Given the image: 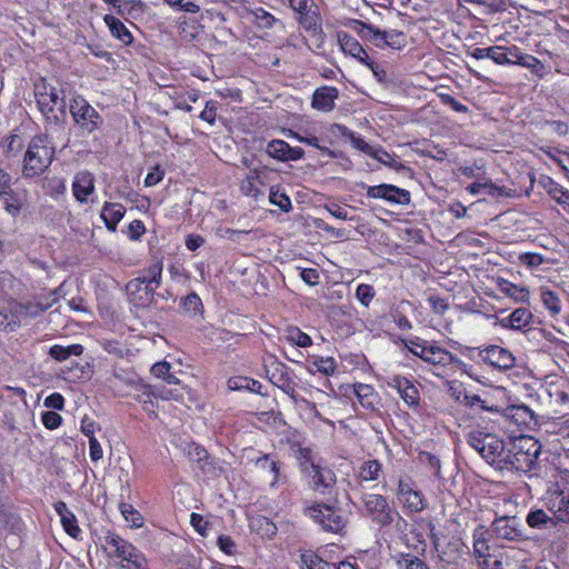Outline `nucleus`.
<instances>
[{"instance_id": "f257e3e1", "label": "nucleus", "mask_w": 569, "mask_h": 569, "mask_svg": "<svg viewBox=\"0 0 569 569\" xmlns=\"http://www.w3.org/2000/svg\"><path fill=\"white\" fill-rule=\"evenodd\" d=\"M465 438L467 443L478 452L487 463L497 470L503 471L510 440L507 441L492 432L483 430L479 426L470 427L466 431Z\"/></svg>"}, {"instance_id": "f03ea898", "label": "nucleus", "mask_w": 569, "mask_h": 569, "mask_svg": "<svg viewBox=\"0 0 569 569\" xmlns=\"http://www.w3.org/2000/svg\"><path fill=\"white\" fill-rule=\"evenodd\" d=\"M541 445L532 437L521 436L509 442V452L503 470L528 473L538 466Z\"/></svg>"}, {"instance_id": "7ed1b4c3", "label": "nucleus", "mask_w": 569, "mask_h": 569, "mask_svg": "<svg viewBox=\"0 0 569 569\" xmlns=\"http://www.w3.org/2000/svg\"><path fill=\"white\" fill-rule=\"evenodd\" d=\"M54 153L56 148L46 136L33 137L23 156L22 176L28 179L40 177L51 166Z\"/></svg>"}, {"instance_id": "20e7f679", "label": "nucleus", "mask_w": 569, "mask_h": 569, "mask_svg": "<svg viewBox=\"0 0 569 569\" xmlns=\"http://www.w3.org/2000/svg\"><path fill=\"white\" fill-rule=\"evenodd\" d=\"M406 346L411 353L436 368H447L457 361L450 351L435 341L415 338L408 340Z\"/></svg>"}, {"instance_id": "39448f33", "label": "nucleus", "mask_w": 569, "mask_h": 569, "mask_svg": "<svg viewBox=\"0 0 569 569\" xmlns=\"http://www.w3.org/2000/svg\"><path fill=\"white\" fill-rule=\"evenodd\" d=\"M34 97L40 112L48 120L58 121V117L54 114L56 109L64 113L67 103L62 89L41 80L34 86Z\"/></svg>"}, {"instance_id": "423d86ee", "label": "nucleus", "mask_w": 569, "mask_h": 569, "mask_svg": "<svg viewBox=\"0 0 569 569\" xmlns=\"http://www.w3.org/2000/svg\"><path fill=\"white\" fill-rule=\"evenodd\" d=\"M69 111L74 123L89 133L102 124L99 112L82 96H76L70 100Z\"/></svg>"}, {"instance_id": "0eeeda50", "label": "nucleus", "mask_w": 569, "mask_h": 569, "mask_svg": "<svg viewBox=\"0 0 569 569\" xmlns=\"http://www.w3.org/2000/svg\"><path fill=\"white\" fill-rule=\"evenodd\" d=\"M490 536L497 541L519 542L528 537L521 520L516 516H500L490 525Z\"/></svg>"}, {"instance_id": "6e6552de", "label": "nucleus", "mask_w": 569, "mask_h": 569, "mask_svg": "<svg viewBox=\"0 0 569 569\" xmlns=\"http://www.w3.org/2000/svg\"><path fill=\"white\" fill-rule=\"evenodd\" d=\"M302 472L309 478V485L312 490L326 493L336 485V475L328 468L315 463L305 457L300 462Z\"/></svg>"}, {"instance_id": "1a4fd4ad", "label": "nucleus", "mask_w": 569, "mask_h": 569, "mask_svg": "<svg viewBox=\"0 0 569 569\" xmlns=\"http://www.w3.org/2000/svg\"><path fill=\"white\" fill-rule=\"evenodd\" d=\"M306 515L329 532L339 533L346 526L342 512L329 505L311 506L306 510Z\"/></svg>"}, {"instance_id": "9d476101", "label": "nucleus", "mask_w": 569, "mask_h": 569, "mask_svg": "<svg viewBox=\"0 0 569 569\" xmlns=\"http://www.w3.org/2000/svg\"><path fill=\"white\" fill-rule=\"evenodd\" d=\"M543 506L553 515L557 522L569 523V486H551L545 495Z\"/></svg>"}, {"instance_id": "9b49d317", "label": "nucleus", "mask_w": 569, "mask_h": 569, "mask_svg": "<svg viewBox=\"0 0 569 569\" xmlns=\"http://www.w3.org/2000/svg\"><path fill=\"white\" fill-rule=\"evenodd\" d=\"M366 515L380 526H388L393 521V512L381 495L367 493L362 497Z\"/></svg>"}, {"instance_id": "f8f14e48", "label": "nucleus", "mask_w": 569, "mask_h": 569, "mask_svg": "<svg viewBox=\"0 0 569 569\" xmlns=\"http://www.w3.org/2000/svg\"><path fill=\"white\" fill-rule=\"evenodd\" d=\"M397 497L406 512L418 513L427 507L423 493L410 480H399Z\"/></svg>"}, {"instance_id": "ddd939ff", "label": "nucleus", "mask_w": 569, "mask_h": 569, "mask_svg": "<svg viewBox=\"0 0 569 569\" xmlns=\"http://www.w3.org/2000/svg\"><path fill=\"white\" fill-rule=\"evenodd\" d=\"M108 543L114 548L116 556L127 562L128 569H146L144 556L130 542L119 536L108 538Z\"/></svg>"}, {"instance_id": "4468645a", "label": "nucleus", "mask_w": 569, "mask_h": 569, "mask_svg": "<svg viewBox=\"0 0 569 569\" xmlns=\"http://www.w3.org/2000/svg\"><path fill=\"white\" fill-rule=\"evenodd\" d=\"M366 194L370 199H381L393 206H408L411 201L408 190L389 183L368 186Z\"/></svg>"}, {"instance_id": "2eb2a0df", "label": "nucleus", "mask_w": 569, "mask_h": 569, "mask_svg": "<svg viewBox=\"0 0 569 569\" xmlns=\"http://www.w3.org/2000/svg\"><path fill=\"white\" fill-rule=\"evenodd\" d=\"M500 417L513 423L519 430H533L538 426V419L535 412L526 405L507 407Z\"/></svg>"}, {"instance_id": "dca6fc26", "label": "nucleus", "mask_w": 569, "mask_h": 569, "mask_svg": "<svg viewBox=\"0 0 569 569\" xmlns=\"http://www.w3.org/2000/svg\"><path fill=\"white\" fill-rule=\"evenodd\" d=\"M478 356L485 363L503 371L511 369L516 363V358L508 349L496 345L480 349Z\"/></svg>"}, {"instance_id": "f3484780", "label": "nucleus", "mask_w": 569, "mask_h": 569, "mask_svg": "<svg viewBox=\"0 0 569 569\" xmlns=\"http://www.w3.org/2000/svg\"><path fill=\"white\" fill-rule=\"evenodd\" d=\"M386 385L395 389L399 397L409 407L418 408L420 403V392L416 385L408 378L400 375H392L387 378Z\"/></svg>"}, {"instance_id": "a211bd4d", "label": "nucleus", "mask_w": 569, "mask_h": 569, "mask_svg": "<svg viewBox=\"0 0 569 569\" xmlns=\"http://www.w3.org/2000/svg\"><path fill=\"white\" fill-rule=\"evenodd\" d=\"M127 293L130 301L137 307L147 306L153 298L154 287L148 284L143 279L136 278L130 280L127 286Z\"/></svg>"}, {"instance_id": "6ab92c4d", "label": "nucleus", "mask_w": 569, "mask_h": 569, "mask_svg": "<svg viewBox=\"0 0 569 569\" xmlns=\"http://www.w3.org/2000/svg\"><path fill=\"white\" fill-rule=\"evenodd\" d=\"M94 177L89 171H80L72 180V193L77 201L87 203L88 198L94 192Z\"/></svg>"}, {"instance_id": "aec40b11", "label": "nucleus", "mask_w": 569, "mask_h": 569, "mask_svg": "<svg viewBox=\"0 0 569 569\" xmlns=\"http://www.w3.org/2000/svg\"><path fill=\"white\" fill-rule=\"evenodd\" d=\"M266 152L273 159L281 161H296L303 157L301 148H292L283 140H272L268 143Z\"/></svg>"}, {"instance_id": "412c9836", "label": "nucleus", "mask_w": 569, "mask_h": 569, "mask_svg": "<svg viewBox=\"0 0 569 569\" xmlns=\"http://www.w3.org/2000/svg\"><path fill=\"white\" fill-rule=\"evenodd\" d=\"M469 54L481 60L485 58L491 59L495 63L500 66H511L512 59L510 58L509 47L493 46L489 48H475Z\"/></svg>"}, {"instance_id": "4be33fe9", "label": "nucleus", "mask_w": 569, "mask_h": 569, "mask_svg": "<svg viewBox=\"0 0 569 569\" xmlns=\"http://www.w3.org/2000/svg\"><path fill=\"white\" fill-rule=\"evenodd\" d=\"M510 58L512 59L511 64H518L529 69L533 74L542 78L546 74V68L543 63L536 57L527 53H521L517 46L509 47Z\"/></svg>"}, {"instance_id": "5701e85b", "label": "nucleus", "mask_w": 569, "mask_h": 569, "mask_svg": "<svg viewBox=\"0 0 569 569\" xmlns=\"http://www.w3.org/2000/svg\"><path fill=\"white\" fill-rule=\"evenodd\" d=\"M54 511L60 517V522L63 530L73 539L80 538L82 531L78 526V520L74 513L68 508L66 502L57 501L53 505Z\"/></svg>"}, {"instance_id": "b1692460", "label": "nucleus", "mask_w": 569, "mask_h": 569, "mask_svg": "<svg viewBox=\"0 0 569 569\" xmlns=\"http://www.w3.org/2000/svg\"><path fill=\"white\" fill-rule=\"evenodd\" d=\"M338 96L339 91L335 87L318 88L312 94L311 106L318 111L329 112L335 108Z\"/></svg>"}, {"instance_id": "393cba45", "label": "nucleus", "mask_w": 569, "mask_h": 569, "mask_svg": "<svg viewBox=\"0 0 569 569\" xmlns=\"http://www.w3.org/2000/svg\"><path fill=\"white\" fill-rule=\"evenodd\" d=\"M270 380L291 399L297 400L298 395L296 392V382L292 379L291 372L284 365H280L276 368Z\"/></svg>"}, {"instance_id": "a878e982", "label": "nucleus", "mask_w": 569, "mask_h": 569, "mask_svg": "<svg viewBox=\"0 0 569 569\" xmlns=\"http://www.w3.org/2000/svg\"><path fill=\"white\" fill-rule=\"evenodd\" d=\"M126 213V208L121 203L104 202L100 212V218L103 220L106 228L114 232L118 223L122 220Z\"/></svg>"}, {"instance_id": "bb28decb", "label": "nucleus", "mask_w": 569, "mask_h": 569, "mask_svg": "<svg viewBox=\"0 0 569 569\" xmlns=\"http://www.w3.org/2000/svg\"><path fill=\"white\" fill-rule=\"evenodd\" d=\"M526 522L530 528L538 530L550 529L558 523L553 515L550 516L542 508H532L526 517Z\"/></svg>"}, {"instance_id": "cd10ccee", "label": "nucleus", "mask_w": 569, "mask_h": 569, "mask_svg": "<svg viewBox=\"0 0 569 569\" xmlns=\"http://www.w3.org/2000/svg\"><path fill=\"white\" fill-rule=\"evenodd\" d=\"M151 397L162 400H177L181 393L177 389H167L160 386H142V392L137 397L140 402H151Z\"/></svg>"}, {"instance_id": "c85d7f7f", "label": "nucleus", "mask_w": 569, "mask_h": 569, "mask_svg": "<svg viewBox=\"0 0 569 569\" xmlns=\"http://www.w3.org/2000/svg\"><path fill=\"white\" fill-rule=\"evenodd\" d=\"M490 530L485 526H477L472 533L473 553L479 559H486L490 556L489 536Z\"/></svg>"}, {"instance_id": "c756f323", "label": "nucleus", "mask_w": 569, "mask_h": 569, "mask_svg": "<svg viewBox=\"0 0 569 569\" xmlns=\"http://www.w3.org/2000/svg\"><path fill=\"white\" fill-rule=\"evenodd\" d=\"M532 319V313L526 308H518L511 315L500 320V325L507 329L522 330Z\"/></svg>"}, {"instance_id": "7c9ffc66", "label": "nucleus", "mask_w": 569, "mask_h": 569, "mask_svg": "<svg viewBox=\"0 0 569 569\" xmlns=\"http://www.w3.org/2000/svg\"><path fill=\"white\" fill-rule=\"evenodd\" d=\"M262 187L263 182L260 179V174L258 170L253 169L241 181L240 190L242 194L257 199L263 194Z\"/></svg>"}, {"instance_id": "2f4dec72", "label": "nucleus", "mask_w": 569, "mask_h": 569, "mask_svg": "<svg viewBox=\"0 0 569 569\" xmlns=\"http://www.w3.org/2000/svg\"><path fill=\"white\" fill-rule=\"evenodd\" d=\"M305 369L310 375L320 372L325 376H331L336 372L337 363L331 357L315 356L312 360L305 366Z\"/></svg>"}, {"instance_id": "473e14b6", "label": "nucleus", "mask_w": 569, "mask_h": 569, "mask_svg": "<svg viewBox=\"0 0 569 569\" xmlns=\"http://www.w3.org/2000/svg\"><path fill=\"white\" fill-rule=\"evenodd\" d=\"M353 392L363 408L370 410L376 408L378 403V393L372 386L360 382L355 383Z\"/></svg>"}, {"instance_id": "72a5a7b5", "label": "nucleus", "mask_w": 569, "mask_h": 569, "mask_svg": "<svg viewBox=\"0 0 569 569\" xmlns=\"http://www.w3.org/2000/svg\"><path fill=\"white\" fill-rule=\"evenodd\" d=\"M256 466L272 475L271 486L283 483L286 481V477L282 476L279 467V462L271 459L270 455H262L256 460Z\"/></svg>"}, {"instance_id": "f704fd0d", "label": "nucleus", "mask_w": 569, "mask_h": 569, "mask_svg": "<svg viewBox=\"0 0 569 569\" xmlns=\"http://www.w3.org/2000/svg\"><path fill=\"white\" fill-rule=\"evenodd\" d=\"M104 22L108 26L112 37L120 40L123 44H130L133 41V37L128 28L114 16L106 14Z\"/></svg>"}, {"instance_id": "c9c22d12", "label": "nucleus", "mask_w": 569, "mask_h": 569, "mask_svg": "<svg viewBox=\"0 0 569 569\" xmlns=\"http://www.w3.org/2000/svg\"><path fill=\"white\" fill-rule=\"evenodd\" d=\"M348 134H349V129L347 127H345L342 124H338V123H332V124L321 126L318 138H320V144L321 143L333 144L340 138L347 139Z\"/></svg>"}, {"instance_id": "e433bc0d", "label": "nucleus", "mask_w": 569, "mask_h": 569, "mask_svg": "<svg viewBox=\"0 0 569 569\" xmlns=\"http://www.w3.org/2000/svg\"><path fill=\"white\" fill-rule=\"evenodd\" d=\"M498 289L516 302H523L528 299L529 291L525 287H519L507 279L498 278Z\"/></svg>"}, {"instance_id": "4c0bfd02", "label": "nucleus", "mask_w": 569, "mask_h": 569, "mask_svg": "<svg viewBox=\"0 0 569 569\" xmlns=\"http://www.w3.org/2000/svg\"><path fill=\"white\" fill-rule=\"evenodd\" d=\"M82 352L83 347L78 343L66 347L61 345H53L49 350L50 357L59 362L66 361L71 356H80Z\"/></svg>"}, {"instance_id": "58836bf2", "label": "nucleus", "mask_w": 569, "mask_h": 569, "mask_svg": "<svg viewBox=\"0 0 569 569\" xmlns=\"http://www.w3.org/2000/svg\"><path fill=\"white\" fill-rule=\"evenodd\" d=\"M467 190L476 196V194H485V196H503L506 193L505 187H499L496 183L487 180L485 182H473L468 186Z\"/></svg>"}, {"instance_id": "ea45409f", "label": "nucleus", "mask_w": 569, "mask_h": 569, "mask_svg": "<svg viewBox=\"0 0 569 569\" xmlns=\"http://www.w3.org/2000/svg\"><path fill=\"white\" fill-rule=\"evenodd\" d=\"M250 528L257 531L262 538H272L277 533L276 525L270 519L262 516L251 518Z\"/></svg>"}, {"instance_id": "a19ab883", "label": "nucleus", "mask_w": 569, "mask_h": 569, "mask_svg": "<svg viewBox=\"0 0 569 569\" xmlns=\"http://www.w3.org/2000/svg\"><path fill=\"white\" fill-rule=\"evenodd\" d=\"M338 42L342 52L351 56L352 58L360 54V51L363 49L360 42L347 32L338 33Z\"/></svg>"}, {"instance_id": "79ce46f5", "label": "nucleus", "mask_w": 569, "mask_h": 569, "mask_svg": "<svg viewBox=\"0 0 569 569\" xmlns=\"http://www.w3.org/2000/svg\"><path fill=\"white\" fill-rule=\"evenodd\" d=\"M284 339L295 346L307 348L312 345V339L309 335L301 331L298 327H289L284 331Z\"/></svg>"}, {"instance_id": "37998d69", "label": "nucleus", "mask_w": 569, "mask_h": 569, "mask_svg": "<svg viewBox=\"0 0 569 569\" xmlns=\"http://www.w3.org/2000/svg\"><path fill=\"white\" fill-rule=\"evenodd\" d=\"M119 510L123 519L131 525L132 528L139 529L143 526V517L141 513L130 503L121 502Z\"/></svg>"}, {"instance_id": "c03bdc74", "label": "nucleus", "mask_w": 569, "mask_h": 569, "mask_svg": "<svg viewBox=\"0 0 569 569\" xmlns=\"http://www.w3.org/2000/svg\"><path fill=\"white\" fill-rule=\"evenodd\" d=\"M291 137L301 143H306L308 146H311V147L318 149L323 154H327L331 158H336L335 151H332L331 149H329L328 147H326L323 144H320V138H318L317 136H313L309 132H306V134L292 132Z\"/></svg>"}, {"instance_id": "a18cd8bd", "label": "nucleus", "mask_w": 569, "mask_h": 569, "mask_svg": "<svg viewBox=\"0 0 569 569\" xmlns=\"http://www.w3.org/2000/svg\"><path fill=\"white\" fill-rule=\"evenodd\" d=\"M541 302L549 311L550 316L555 317L561 312L562 303L559 296L551 290L541 291Z\"/></svg>"}, {"instance_id": "49530a36", "label": "nucleus", "mask_w": 569, "mask_h": 569, "mask_svg": "<svg viewBox=\"0 0 569 569\" xmlns=\"http://www.w3.org/2000/svg\"><path fill=\"white\" fill-rule=\"evenodd\" d=\"M300 569H331V565L323 561L311 551H305L300 556Z\"/></svg>"}, {"instance_id": "de8ad7c7", "label": "nucleus", "mask_w": 569, "mask_h": 569, "mask_svg": "<svg viewBox=\"0 0 569 569\" xmlns=\"http://www.w3.org/2000/svg\"><path fill=\"white\" fill-rule=\"evenodd\" d=\"M7 313L9 315V322L11 326V331H14L20 327L21 320L26 318L27 311L23 307V303L12 301L8 303Z\"/></svg>"}, {"instance_id": "09e8293b", "label": "nucleus", "mask_w": 569, "mask_h": 569, "mask_svg": "<svg viewBox=\"0 0 569 569\" xmlns=\"http://www.w3.org/2000/svg\"><path fill=\"white\" fill-rule=\"evenodd\" d=\"M467 3L483 8V12L495 14L507 10L508 0H465Z\"/></svg>"}, {"instance_id": "8fccbe9b", "label": "nucleus", "mask_w": 569, "mask_h": 569, "mask_svg": "<svg viewBox=\"0 0 569 569\" xmlns=\"http://www.w3.org/2000/svg\"><path fill=\"white\" fill-rule=\"evenodd\" d=\"M382 466L378 460H368L360 468L359 477L362 481L377 480L381 473Z\"/></svg>"}, {"instance_id": "3c124183", "label": "nucleus", "mask_w": 569, "mask_h": 569, "mask_svg": "<svg viewBox=\"0 0 569 569\" xmlns=\"http://www.w3.org/2000/svg\"><path fill=\"white\" fill-rule=\"evenodd\" d=\"M298 13V20L300 24L306 30H317L320 24V16L317 12L316 9H312V7H309L308 9L303 10L302 12Z\"/></svg>"}, {"instance_id": "603ef678", "label": "nucleus", "mask_w": 569, "mask_h": 569, "mask_svg": "<svg viewBox=\"0 0 569 569\" xmlns=\"http://www.w3.org/2000/svg\"><path fill=\"white\" fill-rule=\"evenodd\" d=\"M361 34L376 47L385 48L386 31L379 30L371 24L361 23Z\"/></svg>"}, {"instance_id": "864d4df0", "label": "nucleus", "mask_w": 569, "mask_h": 569, "mask_svg": "<svg viewBox=\"0 0 569 569\" xmlns=\"http://www.w3.org/2000/svg\"><path fill=\"white\" fill-rule=\"evenodd\" d=\"M181 308L188 316L196 317L202 313V301L197 293L192 292L181 300Z\"/></svg>"}, {"instance_id": "5fc2aeb1", "label": "nucleus", "mask_w": 569, "mask_h": 569, "mask_svg": "<svg viewBox=\"0 0 569 569\" xmlns=\"http://www.w3.org/2000/svg\"><path fill=\"white\" fill-rule=\"evenodd\" d=\"M397 565L400 569H430L425 561L410 553H400Z\"/></svg>"}, {"instance_id": "6e6d98bb", "label": "nucleus", "mask_w": 569, "mask_h": 569, "mask_svg": "<svg viewBox=\"0 0 569 569\" xmlns=\"http://www.w3.org/2000/svg\"><path fill=\"white\" fill-rule=\"evenodd\" d=\"M253 16V22L257 24L258 28L262 29H271L277 19L268 11H266L263 8H257L252 11Z\"/></svg>"}, {"instance_id": "4d7b16f0", "label": "nucleus", "mask_w": 569, "mask_h": 569, "mask_svg": "<svg viewBox=\"0 0 569 569\" xmlns=\"http://www.w3.org/2000/svg\"><path fill=\"white\" fill-rule=\"evenodd\" d=\"M460 402L471 409L479 408L485 411L498 412L497 408L488 407L486 405V401L483 399H481L480 396L475 395V393H465L463 398L460 400Z\"/></svg>"}, {"instance_id": "13d9d810", "label": "nucleus", "mask_w": 569, "mask_h": 569, "mask_svg": "<svg viewBox=\"0 0 569 569\" xmlns=\"http://www.w3.org/2000/svg\"><path fill=\"white\" fill-rule=\"evenodd\" d=\"M161 276H162V263L156 262L147 269L146 276L140 277V278L143 279L146 282H148V284H151L152 287H154V290H156L157 288L160 287Z\"/></svg>"}, {"instance_id": "bf43d9fd", "label": "nucleus", "mask_w": 569, "mask_h": 569, "mask_svg": "<svg viewBox=\"0 0 569 569\" xmlns=\"http://www.w3.org/2000/svg\"><path fill=\"white\" fill-rule=\"evenodd\" d=\"M567 426V420L551 419L542 423L538 422V428L548 435H557L562 438V431Z\"/></svg>"}, {"instance_id": "052dcab7", "label": "nucleus", "mask_w": 569, "mask_h": 569, "mask_svg": "<svg viewBox=\"0 0 569 569\" xmlns=\"http://www.w3.org/2000/svg\"><path fill=\"white\" fill-rule=\"evenodd\" d=\"M269 201L284 212L290 211L292 208L290 198L284 192H280L273 188L270 190Z\"/></svg>"}, {"instance_id": "680f3d73", "label": "nucleus", "mask_w": 569, "mask_h": 569, "mask_svg": "<svg viewBox=\"0 0 569 569\" xmlns=\"http://www.w3.org/2000/svg\"><path fill=\"white\" fill-rule=\"evenodd\" d=\"M57 302V298L51 299V302H28L23 303L26 308L27 315L26 318H34L40 313L44 312L49 308H51Z\"/></svg>"}, {"instance_id": "e2e57ef3", "label": "nucleus", "mask_w": 569, "mask_h": 569, "mask_svg": "<svg viewBox=\"0 0 569 569\" xmlns=\"http://www.w3.org/2000/svg\"><path fill=\"white\" fill-rule=\"evenodd\" d=\"M375 296V288L370 284L360 283L356 289V298L365 307H368L371 303Z\"/></svg>"}, {"instance_id": "0e129e2a", "label": "nucleus", "mask_w": 569, "mask_h": 569, "mask_svg": "<svg viewBox=\"0 0 569 569\" xmlns=\"http://www.w3.org/2000/svg\"><path fill=\"white\" fill-rule=\"evenodd\" d=\"M549 194L552 199L561 206L565 210L569 206V191L565 190L559 184H555L549 189Z\"/></svg>"}, {"instance_id": "69168bd1", "label": "nucleus", "mask_w": 569, "mask_h": 569, "mask_svg": "<svg viewBox=\"0 0 569 569\" xmlns=\"http://www.w3.org/2000/svg\"><path fill=\"white\" fill-rule=\"evenodd\" d=\"M373 159L378 160L379 162L386 164L389 168H397L398 161L395 158L393 154L389 153L386 150L382 149H375L372 150V153L370 154Z\"/></svg>"}, {"instance_id": "338daca9", "label": "nucleus", "mask_w": 569, "mask_h": 569, "mask_svg": "<svg viewBox=\"0 0 569 569\" xmlns=\"http://www.w3.org/2000/svg\"><path fill=\"white\" fill-rule=\"evenodd\" d=\"M438 97L445 106L450 107L456 112L467 113L469 111L467 106L462 104L447 92H439Z\"/></svg>"}, {"instance_id": "774afa93", "label": "nucleus", "mask_w": 569, "mask_h": 569, "mask_svg": "<svg viewBox=\"0 0 569 569\" xmlns=\"http://www.w3.org/2000/svg\"><path fill=\"white\" fill-rule=\"evenodd\" d=\"M405 46V36L402 32L391 30L386 31L385 47L400 49Z\"/></svg>"}]
</instances>
